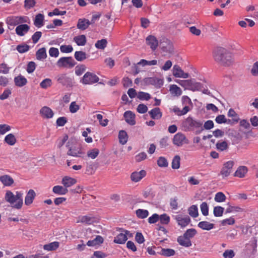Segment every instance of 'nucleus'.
Instances as JSON below:
<instances>
[{
  "instance_id": "nucleus-1",
  "label": "nucleus",
  "mask_w": 258,
  "mask_h": 258,
  "mask_svg": "<svg viewBox=\"0 0 258 258\" xmlns=\"http://www.w3.org/2000/svg\"><path fill=\"white\" fill-rule=\"evenodd\" d=\"M214 60L220 65L229 67L234 62L232 53L227 49L219 47L215 49L213 53Z\"/></svg>"
},
{
  "instance_id": "nucleus-2",
  "label": "nucleus",
  "mask_w": 258,
  "mask_h": 258,
  "mask_svg": "<svg viewBox=\"0 0 258 258\" xmlns=\"http://www.w3.org/2000/svg\"><path fill=\"white\" fill-rule=\"evenodd\" d=\"M182 127L183 130L186 132H195L196 134H200L204 128L203 127V122L200 120H197L189 116L182 122Z\"/></svg>"
},
{
  "instance_id": "nucleus-3",
  "label": "nucleus",
  "mask_w": 258,
  "mask_h": 258,
  "mask_svg": "<svg viewBox=\"0 0 258 258\" xmlns=\"http://www.w3.org/2000/svg\"><path fill=\"white\" fill-rule=\"evenodd\" d=\"M176 82L185 89L192 91H202L203 93L207 95L210 94L207 87H204L201 83L197 82L195 80H177Z\"/></svg>"
},
{
  "instance_id": "nucleus-4",
  "label": "nucleus",
  "mask_w": 258,
  "mask_h": 258,
  "mask_svg": "<svg viewBox=\"0 0 258 258\" xmlns=\"http://www.w3.org/2000/svg\"><path fill=\"white\" fill-rule=\"evenodd\" d=\"M23 194L21 191H16L14 195L11 191H7L5 195V200L12 205V207L17 209H20L23 204Z\"/></svg>"
},
{
  "instance_id": "nucleus-5",
  "label": "nucleus",
  "mask_w": 258,
  "mask_h": 258,
  "mask_svg": "<svg viewBox=\"0 0 258 258\" xmlns=\"http://www.w3.org/2000/svg\"><path fill=\"white\" fill-rule=\"evenodd\" d=\"M67 148L68 149L67 155L69 156L81 157L84 153L83 151L81 145L73 141H69L66 145Z\"/></svg>"
},
{
  "instance_id": "nucleus-6",
  "label": "nucleus",
  "mask_w": 258,
  "mask_h": 258,
  "mask_svg": "<svg viewBox=\"0 0 258 258\" xmlns=\"http://www.w3.org/2000/svg\"><path fill=\"white\" fill-rule=\"evenodd\" d=\"M99 77L94 73L90 72H86L80 80V83L83 85H92L98 82Z\"/></svg>"
},
{
  "instance_id": "nucleus-7",
  "label": "nucleus",
  "mask_w": 258,
  "mask_h": 258,
  "mask_svg": "<svg viewBox=\"0 0 258 258\" xmlns=\"http://www.w3.org/2000/svg\"><path fill=\"white\" fill-rule=\"evenodd\" d=\"M99 218L92 214L86 215H81L78 217L77 223H82L85 225H91L99 222Z\"/></svg>"
},
{
  "instance_id": "nucleus-8",
  "label": "nucleus",
  "mask_w": 258,
  "mask_h": 258,
  "mask_svg": "<svg viewBox=\"0 0 258 258\" xmlns=\"http://www.w3.org/2000/svg\"><path fill=\"white\" fill-rule=\"evenodd\" d=\"M76 62L72 57H62L57 61L56 65L59 68H72Z\"/></svg>"
},
{
  "instance_id": "nucleus-9",
  "label": "nucleus",
  "mask_w": 258,
  "mask_h": 258,
  "mask_svg": "<svg viewBox=\"0 0 258 258\" xmlns=\"http://www.w3.org/2000/svg\"><path fill=\"white\" fill-rule=\"evenodd\" d=\"M27 22V17L25 16H10L6 19V23L10 26H11L13 28L16 25ZM9 29H11L9 27Z\"/></svg>"
},
{
  "instance_id": "nucleus-10",
  "label": "nucleus",
  "mask_w": 258,
  "mask_h": 258,
  "mask_svg": "<svg viewBox=\"0 0 258 258\" xmlns=\"http://www.w3.org/2000/svg\"><path fill=\"white\" fill-rule=\"evenodd\" d=\"M55 79L58 83L61 84L62 86L67 87L73 86V79L68 76L66 74L58 75L55 77Z\"/></svg>"
},
{
  "instance_id": "nucleus-11",
  "label": "nucleus",
  "mask_w": 258,
  "mask_h": 258,
  "mask_svg": "<svg viewBox=\"0 0 258 258\" xmlns=\"http://www.w3.org/2000/svg\"><path fill=\"white\" fill-rule=\"evenodd\" d=\"M173 143L177 147H181L184 144H188L189 140L183 134L178 132L174 136Z\"/></svg>"
},
{
  "instance_id": "nucleus-12",
  "label": "nucleus",
  "mask_w": 258,
  "mask_h": 258,
  "mask_svg": "<svg viewBox=\"0 0 258 258\" xmlns=\"http://www.w3.org/2000/svg\"><path fill=\"white\" fill-rule=\"evenodd\" d=\"M233 165L234 162L232 161H229L225 163L221 170L220 174L224 177L228 176L231 172Z\"/></svg>"
},
{
  "instance_id": "nucleus-13",
  "label": "nucleus",
  "mask_w": 258,
  "mask_h": 258,
  "mask_svg": "<svg viewBox=\"0 0 258 258\" xmlns=\"http://www.w3.org/2000/svg\"><path fill=\"white\" fill-rule=\"evenodd\" d=\"M174 219L181 228L186 227L190 222V219L188 216L177 215L174 216Z\"/></svg>"
},
{
  "instance_id": "nucleus-14",
  "label": "nucleus",
  "mask_w": 258,
  "mask_h": 258,
  "mask_svg": "<svg viewBox=\"0 0 258 258\" xmlns=\"http://www.w3.org/2000/svg\"><path fill=\"white\" fill-rule=\"evenodd\" d=\"M172 73L173 76L176 78L186 79L189 77L188 74L184 73L178 65L173 66Z\"/></svg>"
},
{
  "instance_id": "nucleus-15",
  "label": "nucleus",
  "mask_w": 258,
  "mask_h": 258,
  "mask_svg": "<svg viewBox=\"0 0 258 258\" xmlns=\"http://www.w3.org/2000/svg\"><path fill=\"white\" fill-rule=\"evenodd\" d=\"M146 175V171L141 170L140 171L133 172L131 175V179L132 181L137 182L140 181Z\"/></svg>"
},
{
  "instance_id": "nucleus-16",
  "label": "nucleus",
  "mask_w": 258,
  "mask_h": 258,
  "mask_svg": "<svg viewBox=\"0 0 258 258\" xmlns=\"http://www.w3.org/2000/svg\"><path fill=\"white\" fill-rule=\"evenodd\" d=\"M146 41L147 44L150 46L152 50H155L157 48L158 41L155 36L149 35L146 38Z\"/></svg>"
},
{
  "instance_id": "nucleus-17",
  "label": "nucleus",
  "mask_w": 258,
  "mask_h": 258,
  "mask_svg": "<svg viewBox=\"0 0 258 258\" xmlns=\"http://www.w3.org/2000/svg\"><path fill=\"white\" fill-rule=\"evenodd\" d=\"M40 114L43 118L47 119L52 118L54 115L52 110L47 106H44L41 108L40 110Z\"/></svg>"
},
{
  "instance_id": "nucleus-18",
  "label": "nucleus",
  "mask_w": 258,
  "mask_h": 258,
  "mask_svg": "<svg viewBox=\"0 0 258 258\" xmlns=\"http://www.w3.org/2000/svg\"><path fill=\"white\" fill-rule=\"evenodd\" d=\"M30 27L27 24H20L16 28V34L20 36H24L29 30Z\"/></svg>"
},
{
  "instance_id": "nucleus-19",
  "label": "nucleus",
  "mask_w": 258,
  "mask_h": 258,
  "mask_svg": "<svg viewBox=\"0 0 258 258\" xmlns=\"http://www.w3.org/2000/svg\"><path fill=\"white\" fill-rule=\"evenodd\" d=\"M125 121L129 124L133 125L136 124L135 115L131 111H126L124 113Z\"/></svg>"
},
{
  "instance_id": "nucleus-20",
  "label": "nucleus",
  "mask_w": 258,
  "mask_h": 258,
  "mask_svg": "<svg viewBox=\"0 0 258 258\" xmlns=\"http://www.w3.org/2000/svg\"><path fill=\"white\" fill-rule=\"evenodd\" d=\"M35 197L36 193L35 191L33 189L29 190L25 198V204L29 206L32 204Z\"/></svg>"
},
{
  "instance_id": "nucleus-21",
  "label": "nucleus",
  "mask_w": 258,
  "mask_h": 258,
  "mask_svg": "<svg viewBox=\"0 0 258 258\" xmlns=\"http://www.w3.org/2000/svg\"><path fill=\"white\" fill-rule=\"evenodd\" d=\"M77 182L76 179L72 177L66 176L62 179L61 183L68 189V187L72 186Z\"/></svg>"
},
{
  "instance_id": "nucleus-22",
  "label": "nucleus",
  "mask_w": 258,
  "mask_h": 258,
  "mask_svg": "<svg viewBox=\"0 0 258 258\" xmlns=\"http://www.w3.org/2000/svg\"><path fill=\"white\" fill-rule=\"evenodd\" d=\"M129 233L128 231H125V233H120L114 238V242L118 244H123L127 240V234Z\"/></svg>"
},
{
  "instance_id": "nucleus-23",
  "label": "nucleus",
  "mask_w": 258,
  "mask_h": 258,
  "mask_svg": "<svg viewBox=\"0 0 258 258\" xmlns=\"http://www.w3.org/2000/svg\"><path fill=\"white\" fill-rule=\"evenodd\" d=\"M91 24L88 20L86 19H79L77 24V28L82 30H85L88 28Z\"/></svg>"
},
{
  "instance_id": "nucleus-24",
  "label": "nucleus",
  "mask_w": 258,
  "mask_h": 258,
  "mask_svg": "<svg viewBox=\"0 0 258 258\" xmlns=\"http://www.w3.org/2000/svg\"><path fill=\"white\" fill-rule=\"evenodd\" d=\"M149 114L150 115L151 117L153 119H159L162 117V113L160 109L158 107H156L149 111Z\"/></svg>"
},
{
  "instance_id": "nucleus-25",
  "label": "nucleus",
  "mask_w": 258,
  "mask_h": 258,
  "mask_svg": "<svg viewBox=\"0 0 258 258\" xmlns=\"http://www.w3.org/2000/svg\"><path fill=\"white\" fill-rule=\"evenodd\" d=\"M178 243L185 247H188L191 246V242L190 240L186 238L184 235L180 236L177 238V240Z\"/></svg>"
},
{
  "instance_id": "nucleus-26",
  "label": "nucleus",
  "mask_w": 258,
  "mask_h": 258,
  "mask_svg": "<svg viewBox=\"0 0 258 258\" xmlns=\"http://www.w3.org/2000/svg\"><path fill=\"white\" fill-rule=\"evenodd\" d=\"M52 191L57 195H64L68 192V189L64 186L55 185L52 188Z\"/></svg>"
},
{
  "instance_id": "nucleus-27",
  "label": "nucleus",
  "mask_w": 258,
  "mask_h": 258,
  "mask_svg": "<svg viewBox=\"0 0 258 258\" xmlns=\"http://www.w3.org/2000/svg\"><path fill=\"white\" fill-rule=\"evenodd\" d=\"M144 82L146 85L157 86L158 84H160L162 81L156 77H149L145 78Z\"/></svg>"
},
{
  "instance_id": "nucleus-28",
  "label": "nucleus",
  "mask_w": 258,
  "mask_h": 258,
  "mask_svg": "<svg viewBox=\"0 0 258 258\" xmlns=\"http://www.w3.org/2000/svg\"><path fill=\"white\" fill-rule=\"evenodd\" d=\"M14 82L17 86L22 87L27 84V80L24 76L20 75L14 78Z\"/></svg>"
},
{
  "instance_id": "nucleus-29",
  "label": "nucleus",
  "mask_w": 258,
  "mask_h": 258,
  "mask_svg": "<svg viewBox=\"0 0 258 258\" xmlns=\"http://www.w3.org/2000/svg\"><path fill=\"white\" fill-rule=\"evenodd\" d=\"M190 109L189 106H184L182 110H180V108L177 106H174L173 108V111L176 115L181 116L186 114Z\"/></svg>"
},
{
  "instance_id": "nucleus-30",
  "label": "nucleus",
  "mask_w": 258,
  "mask_h": 258,
  "mask_svg": "<svg viewBox=\"0 0 258 258\" xmlns=\"http://www.w3.org/2000/svg\"><path fill=\"white\" fill-rule=\"evenodd\" d=\"M0 181L5 186H9L14 183L13 179L8 175H4L0 176Z\"/></svg>"
},
{
  "instance_id": "nucleus-31",
  "label": "nucleus",
  "mask_w": 258,
  "mask_h": 258,
  "mask_svg": "<svg viewBox=\"0 0 258 258\" xmlns=\"http://www.w3.org/2000/svg\"><path fill=\"white\" fill-rule=\"evenodd\" d=\"M198 226L203 230L209 231L214 228V224L205 221L200 222Z\"/></svg>"
},
{
  "instance_id": "nucleus-32",
  "label": "nucleus",
  "mask_w": 258,
  "mask_h": 258,
  "mask_svg": "<svg viewBox=\"0 0 258 258\" xmlns=\"http://www.w3.org/2000/svg\"><path fill=\"white\" fill-rule=\"evenodd\" d=\"M73 40L78 46H84L87 42L86 37L85 35L75 36L74 37Z\"/></svg>"
},
{
  "instance_id": "nucleus-33",
  "label": "nucleus",
  "mask_w": 258,
  "mask_h": 258,
  "mask_svg": "<svg viewBox=\"0 0 258 258\" xmlns=\"http://www.w3.org/2000/svg\"><path fill=\"white\" fill-rule=\"evenodd\" d=\"M44 15L41 14H38L36 15L34 21V25L40 28L44 25Z\"/></svg>"
},
{
  "instance_id": "nucleus-34",
  "label": "nucleus",
  "mask_w": 258,
  "mask_h": 258,
  "mask_svg": "<svg viewBox=\"0 0 258 258\" xmlns=\"http://www.w3.org/2000/svg\"><path fill=\"white\" fill-rule=\"evenodd\" d=\"M103 242V238L100 235H97L94 239L89 240L87 243V245L89 246H94L102 243Z\"/></svg>"
},
{
  "instance_id": "nucleus-35",
  "label": "nucleus",
  "mask_w": 258,
  "mask_h": 258,
  "mask_svg": "<svg viewBox=\"0 0 258 258\" xmlns=\"http://www.w3.org/2000/svg\"><path fill=\"white\" fill-rule=\"evenodd\" d=\"M170 93L174 96H180L182 94L181 89L176 85H171L169 89Z\"/></svg>"
},
{
  "instance_id": "nucleus-36",
  "label": "nucleus",
  "mask_w": 258,
  "mask_h": 258,
  "mask_svg": "<svg viewBox=\"0 0 258 258\" xmlns=\"http://www.w3.org/2000/svg\"><path fill=\"white\" fill-rule=\"evenodd\" d=\"M59 243L57 241H54L43 245V249L47 251H53L58 248Z\"/></svg>"
},
{
  "instance_id": "nucleus-37",
  "label": "nucleus",
  "mask_w": 258,
  "mask_h": 258,
  "mask_svg": "<svg viewBox=\"0 0 258 258\" xmlns=\"http://www.w3.org/2000/svg\"><path fill=\"white\" fill-rule=\"evenodd\" d=\"M4 141L9 145L13 146L16 144L17 140L13 134H9L5 137Z\"/></svg>"
},
{
  "instance_id": "nucleus-38",
  "label": "nucleus",
  "mask_w": 258,
  "mask_h": 258,
  "mask_svg": "<svg viewBox=\"0 0 258 258\" xmlns=\"http://www.w3.org/2000/svg\"><path fill=\"white\" fill-rule=\"evenodd\" d=\"M247 172V168L245 166H240L236 170L234 173V176L242 178L245 176V175Z\"/></svg>"
},
{
  "instance_id": "nucleus-39",
  "label": "nucleus",
  "mask_w": 258,
  "mask_h": 258,
  "mask_svg": "<svg viewBox=\"0 0 258 258\" xmlns=\"http://www.w3.org/2000/svg\"><path fill=\"white\" fill-rule=\"evenodd\" d=\"M74 57L79 61H82L87 58L86 52L82 51H77L75 52Z\"/></svg>"
},
{
  "instance_id": "nucleus-40",
  "label": "nucleus",
  "mask_w": 258,
  "mask_h": 258,
  "mask_svg": "<svg viewBox=\"0 0 258 258\" xmlns=\"http://www.w3.org/2000/svg\"><path fill=\"white\" fill-rule=\"evenodd\" d=\"M118 138L120 144L122 145L125 144L128 139V136L126 132L123 130L119 131Z\"/></svg>"
},
{
  "instance_id": "nucleus-41",
  "label": "nucleus",
  "mask_w": 258,
  "mask_h": 258,
  "mask_svg": "<svg viewBox=\"0 0 258 258\" xmlns=\"http://www.w3.org/2000/svg\"><path fill=\"white\" fill-rule=\"evenodd\" d=\"M158 60L156 59L147 60L144 59H142L139 62H138V64H141L142 67H145L146 66H151L158 64Z\"/></svg>"
},
{
  "instance_id": "nucleus-42",
  "label": "nucleus",
  "mask_w": 258,
  "mask_h": 258,
  "mask_svg": "<svg viewBox=\"0 0 258 258\" xmlns=\"http://www.w3.org/2000/svg\"><path fill=\"white\" fill-rule=\"evenodd\" d=\"M36 58L38 60L44 59L46 58L47 54L46 49L43 47L38 50L36 53Z\"/></svg>"
},
{
  "instance_id": "nucleus-43",
  "label": "nucleus",
  "mask_w": 258,
  "mask_h": 258,
  "mask_svg": "<svg viewBox=\"0 0 258 258\" xmlns=\"http://www.w3.org/2000/svg\"><path fill=\"white\" fill-rule=\"evenodd\" d=\"M136 214L139 218L144 219L148 216L149 212L147 210L139 209L136 211Z\"/></svg>"
},
{
  "instance_id": "nucleus-44",
  "label": "nucleus",
  "mask_w": 258,
  "mask_h": 258,
  "mask_svg": "<svg viewBox=\"0 0 258 258\" xmlns=\"http://www.w3.org/2000/svg\"><path fill=\"white\" fill-rule=\"evenodd\" d=\"M86 70V67L84 64L77 66L75 69V74L77 76H81Z\"/></svg>"
},
{
  "instance_id": "nucleus-45",
  "label": "nucleus",
  "mask_w": 258,
  "mask_h": 258,
  "mask_svg": "<svg viewBox=\"0 0 258 258\" xmlns=\"http://www.w3.org/2000/svg\"><path fill=\"white\" fill-rule=\"evenodd\" d=\"M107 41L106 39H102L96 41L95 46L99 49H104L107 46Z\"/></svg>"
},
{
  "instance_id": "nucleus-46",
  "label": "nucleus",
  "mask_w": 258,
  "mask_h": 258,
  "mask_svg": "<svg viewBox=\"0 0 258 258\" xmlns=\"http://www.w3.org/2000/svg\"><path fill=\"white\" fill-rule=\"evenodd\" d=\"M160 253L165 256H173L175 254V250L171 248H162Z\"/></svg>"
},
{
  "instance_id": "nucleus-47",
  "label": "nucleus",
  "mask_w": 258,
  "mask_h": 258,
  "mask_svg": "<svg viewBox=\"0 0 258 258\" xmlns=\"http://www.w3.org/2000/svg\"><path fill=\"white\" fill-rule=\"evenodd\" d=\"M188 214L190 216L194 218H196L198 216V209L197 206L192 205L190 206L188 210Z\"/></svg>"
},
{
  "instance_id": "nucleus-48",
  "label": "nucleus",
  "mask_w": 258,
  "mask_h": 258,
  "mask_svg": "<svg viewBox=\"0 0 258 258\" xmlns=\"http://www.w3.org/2000/svg\"><path fill=\"white\" fill-rule=\"evenodd\" d=\"M30 46L26 44H21L16 47L17 50L20 53H25L29 51Z\"/></svg>"
},
{
  "instance_id": "nucleus-49",
  "label": "nucleus",
  "mask_w": 258,
  "mask_h": 258,
  "mask_svg": "<svg viewBox=\"0 0 258 258\" xmlns=\"http://www.w3.org/2000/svg\"><path fill=\"white\" fill-rule=\"evenodd\" d=\"M180 158L179 156L176 155L175 156H174L172 161V168L174 169H178L180 167Z\"/></svg>"
},
{
  "instance_id": "nucleus-50",
  "label": "nucleus",
  "mask_w": 258,
  "mask_h": 258,
  "mask_svg": "<svg viewBox=\"0 0 258 258\" xmlns=\"http://www.w3.org/2000/svg\"><path fill=\"white\" fill-rule=\"evenodd\" d=\"M99 153V150L97 148H94L87 152V156L92 159H94L98 156Z\"/></svg>"
},
{
  "instance_id": "nucleus-51",
  "label": "nucleus",
  "mask_w": 258,
  "mask_h": 258,
  "mask_svg": "<svg viewBox=\"0 0 258 258\" xmlns=\"http://www.w3.org/2000/svg\"><path fill=\"white\" fill-rule=\"evenodd\" d=\"M197 233V230L194 228H190L187 229L183 234L186 238L190 240L191 238L194 237Z\"/></svg>"
},
{
  "instance_id": "nucleus-52",
  "label": "nucleus",
  "mask_w": 258,
  "mask_h": 258,
  "mask_svg": "<svg viewBox=\"0 0 258 258\" xmlns=\"http://www.w3.org/2000/svg\"><path fill=\"white\" fill-rule=\"evenodd\" d=\"M52 85V81L50 79L46 78L43 80L40 84V86L43 89H47Z\"/></svg>"
},
{
  "instance_id": "nucleus-53",
  "label": "nucleus",
  "mask_w": 258,
  "mask_h": 258,
  "mask_svg": "<svg viewBox=\"0 0 258 258\" xmlns=\"http://www.w3.org/2000/svg\"><path fill=\"white\" fill-rule=\"evenodd\" d=\"M228 147V144L226 141L218 142L216 144L217 149L220 151L226 150Z\"/></svg>"
},
{
  "instance_id": "nucleus-54",
  "label": "nucleus",
  "mask_w": 258,
  "mask_h": 258,
  "mask_svg": "<svg viewBox=\"0 0 258 258\" xmlns=\"http://www.w3.org/2000/svg\"><path fill=\"white\" fill-rule=\"evenodd\" d=\"M215 121L217 123L219 124H221L223 123H229L231 122L230 119L227 120L224 115H218L216 118Z\"/></svg>"
},
{
  "instance_id": "nucleus-55",
  "label": "nucleus",
  "mask_w": 258,
  "mask_h": 258,
  "mask_svg": "<svg viewBox=\"0 0 258 258\" xmlns=\"http://www.w3.org/2000/svg\"><path fill=\"white\" fill-rule=\"evenodd\" d=\"M157 164L160 167H166L168 165V162L165 157H160L157 160Z\"/></svg>"
},
{
  "instance_id": "nucleus-56",
  "label": "nucleus",
  "mask_w": 258,
  "mask_h": 258,
  "mask_svg": "<svg viewBox=\"0 0 258 258\" xmlns=\"http://www.w3.org/2000/svg\"><path fill=\"white\" fill-rule=\"evenodd\" d=\"M224 209L220 206L215 207L213 213L215 217H221L223 214Z\"/></svg>"
},
{
  "instance_id": "nucleus-57",
  "label": "nucleus",
  "mask_w": 258,
  "mask_h": 258,
  "mask_svg": "<svg viewBox=\"0 0 258 258\" xmlns=\"http://www.w3.org/2000/svg\"><path fill=\"white\" fill-rule=\"evenodd\" d=\"M137 97L140 100H148L151 98L150 94L144 92H139Z\"/></svg>"
},
{
  "instance_id": "nucleus-58",
  "label": "nucleus",
  "mask_w": 258,
  "mask_h": 258,
  "mask_svg": "<svg viewBox=\"0 0 258 258\" xmlns=\"http://www.w3.org/2000/svg\"><path fill=\"white\" fill-rule=\"evenodd\" d=\"M11 130V127L7 124H0V135H3Z\"/></svg>"
},
{
  "instance_id": "nucleus-59",
  "label": "nucleus",
  "mask_w": 258,
  "mask_h": 258,
  "mask_svg": "<svg viewBox=\"0 0 258 258\" xmlns=\"http://www.w3.org/2000/svg\"><path fill=\"white\" fill-rule=\"evenodd\" d=\"M202 213L204 216H207L209 214V207L206 202H203L200 205Z\"/></svg>"
},
{
  "instance_id": "nucleus-60",
  "label": "nucleus",
  "mask_w": 258,
  "mask_h": 258,
  "mask_svg": "<svg viewBox=\"0 0 258 258\" xmlns=\"http://www.w3.org/2000/svg\"><path fill=\"white\" fill-rule=\"evenodd\" d=\"M80 108V106L77 104L75 101H73L71 102L70 105L69 110L71 113H74L77 112L79 110Z\"/></svg>"
},
{
  "instance_id": "nucleus-61",
  "label": "nucleus",
  "mask_w": 258,
  "mask_h": 258,
  "mask_svg": "<svg viewBox=\"0 0 258 258\" xmlns=\"http://www.w3.org/2000/svg\"><path fill=\"white\" fill-rule=\"evenodd\" d=\"M159 220L162 224H168L170 222V217L167 214H164L159 216Z\"/></svg>"
},
{
  "instance_id": "nucleus-62",
  "label": "nucleus",
  "mask_w": 258,
  "mask_h": 258,
  "mask_svg": "<svg viewBox=\"0 0 258 258\" xmlns=\"http://www.w3.org/2000/svg\"><path fill=\"white\" fill-rule=\"evenodd\" d=\"M60 50L62 53H70L73 51V48L71 45H62L60 46Z\"/></svg>"
},
{
  "instance_id": "nucleus-63",
  "label": "nucleus",
  "mask_w": 258,
  "mask_h": 258,
  "mask_svg": "<svg viewBox=\"0 0 258 258\" xmlns=\"http://www.w3.org/2000/svg\"><path fill=\"white\" fill-rule=\"evenodd\" d=\"M214 199L217 202H222L225 201L226 197L223 193L218 192L216 194Z\"/></svg>"
},
{
  "instance_id": "nucleus-64",
  "label": "nucleus",
  "mask_w": 258,
  "mask_h": 258,
  "mask_svg": "<svg viewBox=\"0 0 258 258\" xmlns=\"http://www.w3.org/2000/svg\"><path fill=\"white\" fill-rule=\"evenodd\" d=\"M234 256L235 253L232 249H227L223 253L224 258H233Z\"/></svg>"
}]
</instances>
